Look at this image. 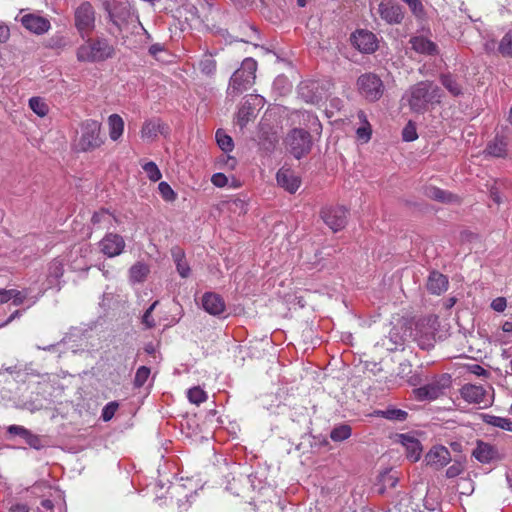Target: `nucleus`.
Wrapping results in <instances>:
<instances>
[{"mask_svg": "<svg viewBox=\"0 0 512 512\" xmlns=\"http://www.w3.org/2000/svg\"><path fill=\"white\" fill-rule=\"evenodd\" d=\"M441 89L430 81H422L410 89L409 105L415 112H423L429 104L440 103Z\"/></svg>", "mask_w": 512, "mask_h": 512, "instance_id": "1", "label": "nucleus"}, {"mask_svg": "<svg viewBox=\"0 0 512 512\" xmlns=\"http://www.w3.org/2000/svg\"><path fill=\"white\" fill-rule=\"evenodd\" d=\"M114 48L106 39L89 37L77 50V59L81 62H101L111 58Z\"/></svg>", "mask_w": 512, "mask_h": 512, "instance_id": "2", "label": "nucleus"}, {"mask_svg": "<svg viewBox=\"0 0 512 512\" xmlns=\"http://www.w3.org/2000/svg\"><path fill=\"white\" fill-rule=\"evenodd\" d=\"M257 62L253 58L243 60L241 67L231 76L228 94L235 97L248 90L255 80Z\"/></svg>", "mask_w": 512, "mask_h": 512, "instance_id": "3", "label": "nucleus"}, {"mask_svg": "<svg viewBox=\"0 0 512 512\" xmlns=\"http://www.w3.org/2000/svg\"><path fill=\"white\" fill-rule=\"evenodd\" d=\"M81 135L78 141L79 149L83 152L93 151L104 144L101 136V123L94 119H87L81 123Z\"/></svg>", "mask_w": 512, "mask_h": 512, "instance_id": "4", "label": "nucleus"}, {"mask_svg": "<svg viewBox=\"0 0 512 512\" xmlns=\"http://www.w3.org/2000/svg\"><path fill=\"white\" fill-rule=\"evenodd\" d=\"M284 143L286 149L296 159H300L311 151L312 137L307 130L294 128L286 135Z\"/></svg>", "mask_w": 512, "mask_h": 512, "instance_id": "5", "label": "nucleus"}, {"mask_svg": "<svg viewBox=\"0 0 512 512\" xmlns=\"http://www.w3.org/2000/svg\"><path fill=\"white\" fill-rule=\"evenodd\" d=\"M452 377L444 373L434 377L428 384L414 390L415 397L420 400H435L451 387Z\"/></svg>", "mask_w": 512, "mask_h": 512, "instance_id": "6", "label": "nucleus"}, {"mask_svg": "<svg viewBox=\"0 0 512 512\" xmlns=\"http://www.w3.org/2000/svg\"><path fill=\"white\" fill-rule=\"evenodd\" d=\"M356 85L360 95L370 102L379 100L384 93V84L374 73L360 75Z\"/></svg>", "mask_w": 512, "mask_h": 512, "instance_id": "7", "label": "nucleus"}, {"mask_svg": "<svg viewBox=\"0 0 512 512\" xmlns=\"http://www.w3.org/2000/svg\"><path fill=\"white\" fill-rule=\"evenodd\" d=\"M330 83L321 80H305L298 86L300 97L307 103L319 104L326 98Z\"/></svg>", "mask_w": 512, "mask_h": 512, "instance_id": "8", "label": "nucleus"}, {"mask_svg": "<svg viewBox=\"0 0 512 512\" xmlns=\"http://www.w3.org/2000/svg\"><path fill=\"white\" fill-rule=\"evenodd\" d=\"M463 400L470 404L488 406L491 402L488 390L482 385L465 384L460 389Z\"/></svg>", "mask_w": 512, "mask_h": 512, "instance_id": "9", "label": "nucleus"}, {"mask_svg": "<svg viewBox=\"0 0 512 512\" xmlns=\"http://www.w3.org/2000/svg\"><path fill=\"white\" fill-rule=\"evenodd\" d=\"M348 211L341 206L338 207H325L321 211L323 221L334 232L343 229L347 223Z\"/></svg>", "mask_w": 512, "mask_h": 512, "instance_id": "10", "label": "nucleus"}, {"mask_svg": "<svg viewBox=\"0 0 512 512\" xmlns=\"http://www.w3.org/2000/svg\"><path fill=\"white\" fill-rule=\"evenodd\" d=\"M168 126L159 117H151L146 119L141 127V138L146 142H154L159 134L166 135Z\"/></svg>", "mask_w": 512, "mask_h": 512, "instance_id": "11", "label": "nucleus"}, {"mask_svg": "<svg viewBox=\"0 0 512 512\" xmlns=\"http://www.w3.org/2000/svg\"><path fill=\"white\" fill-rule=\"evenodd\" d=\"M125 246L124 238L116 233H107L99 242L100 251L109 258L120 255Z\"/></svg>", "mask_w": 512, "mask_h": 512, "instance_id": "12", "label": "nucleus"}, {"mask_svg": "<svg viewBox=\"0 0 512 512\" xmlns=\"http://www.w3.org/2000/svg\"><path fill=\"white\" fill-rule=\"evenodd\" d=\"M75 26L80 31L95 28V11L89 2L82 3L75 11Z\"/></svg>", "mask_w": 512, "mask_h": 512, "instance_id": "13", "label": "nucleus"}, {"mask_svg": "<svg viewBox=\"0 0 512 512\" xmlns=\"http://www.w3.org/2000/svg\"><path fill=\"white\" fill-rule=\"evenodd\" d=\"M277 184L287 192L295 193L301 184L299 176L290 168L282 167L276 174Z\"/></svg>", "mask_w": 512, "mask_h": 512, "instance_id": "14", "label": "nucleus"}, {"mask_svg": "<svg viewBox=\"0 0 512 512\" xmlns=\"http://www.w3.org/2000/svg\"><path fill=\"white\" fill-rule=\"evenodd\" d=\"M201 302L203 309L213 316H221L226 310L224 299L215 292L204 293Z\"/></svg>", "mask_w": 512, "mask_h": 512, "instance_id": "15", "label": "nucleus"}, {"mask_svg": "<svg viewBox=\"0 0 512 512\" xmlns=\"http://www.w3.org/2000/svg\"><path fill=\"white\" fill-rule=\"evenodd\" d=\"M451 460L450 451L444 446H434L425 455V462L434 469H440Z\"/></svg>", "mask_w": 512, "mask_h": 512, "instance_id": "16", "label": "nucleus"}, {"mask_svg": "<svg viewBox=\"0 0 512 512\" xmlns=\"http://www.w3.org/2000/svg\"><path fill=\"white\" fill-rule=\"evenodd\" d=\"M20 21L29 32H48L51 28L50 21L38 13L25 14Z\"/></svg>", "mask_w": 512, "mask_h": 512, "instance_id": "17", "label": "nucleus"}, {"mask_svg": "<svg viewBox=\"0 0 512 512\" xmlns=\"http://www.w3.org/2000/svg\"><path fill=\"white\" fill-rule=\"evenodd\" d=\"M350 40L358 51L370 54L378 48V39L375 34H350Z\"/></svg>", "mask_w": 512, "mask_h": 512, "instance_id": "18", "label": "nucleus"}, {"mask_svg": "<svg viewBox=\"0 0 512 512\" xmlns=\"http://www.w3.org/2000/svg\"><path fill=\"white\" fill-rule=\"evenodd\" d=\"M379 13L388 23H400L403 19L401 7L391 1L381 2L379 5Z\"/></svg>", "mask_w": 512, "mask_h": 512, "instance_id": "19", "label": "nucleus"}, {"mask_svg": "<svg viewBox=\"0 0 512 512\" xmlns=\"http://www.w3.org/2000/svg\"><path fill=\"white\" fill-rule=\"evenodd\" d=\"M448 284V278L444 274L438 271H432L429 274L426 287L430 293L441 295L448 289Z\"/></svg>", "mask_w": 512, "mask_h": 512, "instance_id": "20", "label": "nucleus"}, {"mask_svg": "<svg viewBox=\"0 0 512 512\" xmlns=\"http://www.w3.org/2000/svg\"><path fill=\"white\" fill-rule=\"evenodd\" d=\"M410 43L412 45V48L421 54H427V55H436L438 54V47L437 45L428 39L423 34L414 36Z\"/></svg>", "mask_w": 512, "mask_h": 512, "instance_id": "21", "label": "nucleus"}, {"mask_svg": "<svg viewBox=\"0 0 512 512\" xmlns=\"http://www.w3.org/2000/svg\"><path fill=\"white\" fill-rule=\"evenodd\" d=\"M508 141L504 136L496 135L494 139L488 142L484 153L497 158H505L507 156Z\"/></svg>", "mask_w": 512, "mask_h": 512, "instance_id": "22", "label": "nucleus"}, {"mask_svg": "<svg viewBox=\"0 0 512 512\" xmlns=\"http://www.w3.org/2000/svg\"><path fill=\"white\" fill-rule=\"evenodd\" d=\"M109 138L113 142H118L124 133L125 122L119 114H111L107 118Z\"/></svg>", "mask_w": 512, "mask_h": 512, "instance_id": "23", "label": "nucleus"}, {"mask_svg": "<svg viewBox=\"0 0 512 512\" xmlns=\"http://www.w3.org/2000/svg\"><path fill=\"white\" fill-rule=\"evenodd\" d=\"M401 443L405 448L407 457L412 461L416 462L420 459L422 454V446L418 439L402 434Z\"/></svg>", "mask_w": 512, "mask_h": 512, "instance_id": "24", "label": "nucleus"}, {"mask_svg": "<svg viewBox=\"0 0 512 512\" xmlns=\"http://www.w3.org/2000/svg\"><path fill=\"white\" fill-rule=\"evenodd\" d=\"M109 18L112 21L115 29L120 31L135 29L134 23L136 22V18L129 11H125L123 16L109 11Z\"/></svg>", "mask_w": 512, "mask_h": 512, "instance_id": "25", "label": "nucleus"}, {"mask_svg": "<svg viewBox=\"0 0 512 512\" xmlns=\"http://www.w3.org/2000/svg\"><path fill=\"white\" fill-rule=\"evenodd\" d=\"M473 456L481 463H489L497 456V451L491 444L478 441Z\"/></svg>", "mask_w": 512, "mask_h": 512, "instance_id": "26", "label": "nucleus"}, {"mask_svg": "<svg viewBox=\"0 0 512 512\" xmlns=\"http://www.w3.org/2000/svg\"><path fill=\"white\" fill-rule=\"evenodd\" d=\"M64 273V263L60 259H54L49 263L47 273V287L53 288L59 284L60 278Z\"/></svg>", "mask_w": 512, "mask_h": 512, "instance_id": "27", "label": "nucleus"}, {"mask_svg": "<svg viewBox=\"0 0 512 512\" xmlns=\"http://www.w3.org/2000/svg\"><path fill=\"white\" fill-rule=\"evenodd\" d=\"M372 415L398 422L405 421L408 417V413L405 410L393 406H389L384 410H375Z\"/></svg>", "mask_w": 512, "mask_h": 512, "instance_id": "28", "label": "nucleus"}, {"mask_svg": "<svg viewBox=\"0 0 512 512\" xmlns=\"http://www.w3.org/2000/svg\"><path fill=\"white\" fill-rule=\"evenodd\" d=\"M440 82L452 96L457 97L463 94L462 85L456 76L450 73L442 74L440 76Z\"/></svg>", "mask_w": 512, "mask_h": 512, "instance_id": "29", "label": "nucleus"}, {"mask_svg": "<svg viewBox=\"0 0 512 512\" xmlns=\"http://www.w3.org/2000/svg\"><path fill=\"white\" fill-rule=\"evenodd\" d=\"M149 273V267L145 263L137 262L129 269V280L132 283H142Z\"/></svg>", "mask_w": 512, "mask_h": 512, "instance_id": "30", "label": "nucleus"}, {"mask_svg": "<svg viewBox=\"0 0 512 512\" xmlns=\"http://www.w3.org/2000/svg\"><path fill=\"white\" fill-rule=\"evenodd\" d=\"M255 109L250 103L249 100H247L238 110L236 121L237 124L243 128L246 126V124L250 121L251 118L255 117L254 113Z\"/></svg>", "mask_w": 512, "mask_h": 512, "instance_id": "31", "label": "nucleus"}, {"mask_svg": "<svg viewBox=\"0 0 512 512\" xmlns=\"http://www.w3.org/2000/svg\"><path fill=\"white\" fill-rule=\"evenodd\" d=\"M484 422L493 427H497L512 432V420L495 415H485Z\"/></svg>", "mask_w": 512, "mask_h": 512, "instance_id": "32", "label": "nucleus"}, {"mask_svg": "<svg viewBox=\"0 0 512 512\" xmlns=\"http://www.w3.org/2000/svg\"><path fill=\"white\" fill-rule=\"evenodd\" d=\"M29 107L39 117H45L49 112L47 103L41 97H31L29 99Z\"/></svg>", "mask_w": 512, "mask_h": 512, "instance_id": "33", "label": "nucleus"}, {"mask_svg": "<svg viewBox=\"0 0 512 512\" xmlns=\"http://www.w3.org/2000/svg\"><path fill=\"white\" fill-rule=\"evenodd\" d=\"M352 434V429L349 425L347 424H340L338 426H335L331 433H330V438L334 441V442H341V441H344L346 439H348Z\"/></svg>", "mask_w": 512, "mask_h": 512, "instance_id": "34", "label": "nucleus"}, {"mask_svg": "<svg viewBox=\"0 0 512 512\" xmlns=\"http://www.w3.org/2000/svg\"><path fill=\"white\" fill-rule=\"evenodd\" d=\"M187 398L190 403L199 406L207 400L208 395L200 386H194L187 391Z\"/></svg>", "mask_w": 512, "mask_h": 512, "instance_id": "35", "label": "nucleus"}, {"mask_svg": "<svg viewBox=\"0 0 512 512\" xmlns=\"http://www.w3.org/2000/svg\"><path fill=\"white\" fill-rule=\"evenodd\" d=\"M142 168L150 181L157 182L161 179L162 173L155 162H146L142 165Z\"/></svg>", "mask_w": 512, "mask_h": 512, "instance_id": "36", "label": "nucleus"}, {"mask_svg": "<svg viewBox=\"0 0 512 512\" xmlns=\"http://www.w3.org/2000/svg\"><path fill=\"white\" fill-rule=\"evenodd\" d=\"M216 141L220 149L224 152H230L233 149V140L232 138L224 133L222 130H217L216 132Z\"/></svg>", "mask_w": 512, "mask_h": 512, "instance_id": "37", "label": "nucleus"}, {"mask_svg": "<svg viewBox=\"0 0 512 512\" xmlns=\"http://www.w3.org/2000/svg\"><path fill=\"white\" fill-rule=\"evenodd\" d=\"M427 195L437 201L451 202L453 195L437 187H430L427 190Z\"/></svg>", "mask_w": 512, "mask_h": 512, "instance_id": "38", "label": "nucleus"}, {"mask_svg": "<svg viewBox=\"0 0 512 512\" xmlns=\"http://www.w3.org/2000/svg\"><path fill=\"white\" fill-rule=\"evenodd\" d=\"M500 331H496L491 336V341L500 345L507 344V341L504 339L503 333L512 334V321H505L501 326Z\"/></svg>", "mask_w": 512, "mask_h": 512, "instance_id": "39", "label": "nucleus"}, {"mask_svg": "<svg viewBox=\"0 0 512 512\" xmlns=\"http://www.w3.org/2000/svg\"><path fill=\"white\" fill-rule=\"evenodd\" d=\"M380 482L382 487L379 489V493H384L387 487L393 488L398 482V477L391 471H386L380 475Z\"/></svg>", "mask_w": 512, "mask_h": 512, "instance_id": "40", "label": "nucleus"}, {"mask_svg": "<svg viewBox=\"0 0 512 512\" xmlns=\"http://www.w3.org/2000/svg\"><path fill=\"white\" fill-rule=\"evenodd\" d=\"M303 123L312 131L318 132L321 129V123L316 115L304 111L302 113Z\"/></svg>", "mask_w": 512, "mask_h": 512, "instance_id": "41", "label": "nucleus"}, {"mask_svg": "<svg viewBox=\"0 0 512 512\" xmlns=\"http://www.w3.org/2000/svg\"><path fill=\"white\" fill-rule=\"evenodd\" d=\"M499 53L504 57H512V37L505 34L498 46Z\"/></svg>", "mask_w": 512, "mask_h": 512, "instance_id": "42", "label": "nucleus"}, {"mask_svg": "<svg viewBox=\"0 0 512 512\" xmlns=\"http://www.w3.org/2000/svg\"><path fill=\"white\" fill-rule=\"evenodd\" d=\"M158 190L161 197L167 202H173L177 198L176 193L167 182H160Z\"/></svg>", "mask_w": 512, "mask_h": 512, "instance_id": "43", "label": "nucleus"}, {"mask_svg": "<svg viewBox=\"0 0 512 512\" xmlns=\"http://www.w3.org/2000/svg\"><path fill=\"white\" fill-rule=\"evenodd\" d=\"M150 369L146 366H141L137 369L134 377V386L137 388L142 387L148 380Z\"/></svg>", "mask_w": 512, "mask_h": 512, "instance_id": "44", "label": "nucleus"}, {"mask_svg": "<svg viewBox=\"0 0 512 512\" xmlns=\"http://www.w3.org/2000/svg\"><path fill=\"white\" fill-rule=\"evenodd\" d=\"M118 407H119V404L116 401H111V402L107 403L102 409V413H101L102 420L105 422L110 421L114 417L116 411L118 410Z\"/></svg>", "mask_w": 512, "mask_h": 512, "instance_id": "45", "label": "nucleus"}, {"mask_svg": "<svg viewBox=\"0 0 512 512\" xmlns=\"http://www.w3.org/2000/svg\"><path fill=\"white\" fill-rule=\"evenodd\" d=\"M402 138L404 141L411 142L418 138L416 126L414 123L409 121L407 125L403 128Z\"/></svg>", "mask_w": 512, "mask_h": 512, "instance_id": "46", "label": "nucleus"}, {"mask_svg": "<svg viewBox=\"0 0 512 512\" xmlns=\"http://www.w3.org/2000/svg\"><path fill=\"white\" fill-rule=\"evenodd\" d=\"M200 69L206 75H212L216 70V63L210 55H207L200 62Z\"/></svg>", "mask_w": 512, "mask_h": 512, "instance_id": "47", "label": "nucleus"}, {"mask_svg": "<svg viewBox=\"0 0 512 512\" xmlns=\"http://www.w3.org/2000/svg\"><path fill=\"white\" fill-rule=\"evenodd\" d=\"M158 305V301H154L149 308L145 311L143 317H142V323L145 325L146 328L150 329L155 326V321L152 317V312L155 309V307Z\"/></svg>", "mask_w": 512, "mask_h": 512, "instance_id": "48", "label": "nucleus"}, {"mask_svg": "<svg viewBox=\"0 0 512 512\" xmlns=\"http://www.w3.org/2000/svg\"><path fill=\"white\" fill-rule=\"evenodd\" d=\"M23 439L31 448L39 450L43 447L41 438L38 435L33 434L30 430H28Z\"/></svg>", "mask_w": 512, "mask_h": 512, "instance_id": "49", "label": "nucleus"}, {"mask_svg": "<svg viewBox=\"0 0 512 512\" xmlns=\"http://www.w3.org/2000/svg\"><path fill=\"white\" fill-rule=\"evenodd\" d=\"M91 220L94 225H99L102 223L110 224L111 223V214L108 211L100 210L93 214Z\"/></svg>", "mask_w": 512, "mask_h": 512, "instance_id": "50", "label": "nucleus"}, {"mask_svg": "<svg viewBox=\"0 0 512 512\" xmlns=\"http://www.w3.org/2000/svg\"><path fill=\"white\" fill-rule=\"evenodd\" d=\"M182 18V12L179 11V18H178V22H179V26L177 27V29L180 30V32H186L187 30H192L194 29V21H195V16L193 14H191V19L189 20L187 16H185L184 20H181Z\"/></svg>", "mask_w": 512, "mask_h": 512, "instance_id": "51", "label": "nucleus"}, {"mask_svg": "<svg viewBox=\"0 0 512 512\" xmlns=\"http://www.w3.org/2000/svg\"><path fill=\"white\" fill-rule=\"evenodd\" d=\"M403 2H405L411 12L418 18H421L423 17L424 15V7L422 5V3L419 1V0H402Z\"/></svg>", "mask_w": 512, "mask_h": 512, "instance_id": "52", "label": "nucleus"}, {"mask_svg": "<svg viewBox=\"0 0 512 512\" xmlns=\"http://www.w3.org/2000/svg\"><path fill=\"white\" fill-rule=\"evenodd\" d=\"M10 293H11V300L15 306H19V305L23 304V302L25 301V299L28 296L27 289L22 290V291L10 289Z\"/></svg>", "mask_w": 512, "mask_h": 512, "instance_id": "53", "label": "nucleus"}, {"mask_svg": "<svg viewBox=\"0 0 512 512\" xmlns=\"http://www.w3.org/2000/svg\"><path fill=\"white\" fill-rule=\"evenodd\" d=\"M372 134V128L371 126H360L356 130V135L359 140H361L363 143H367Z\"/></svg>", "mask_w": 512, "mask_h": 512, "instance_id": "54", "label": "nucleus"}, {"mask_svg": "<svg viewBox=\"0 0 512 512\" xmlns=\"http://www.w3.org/2000/svg\"><path fill=\"white\" fill-rule=\"evenodd\" d=\"M149 52L151 55H153L158 61H162V62H168L169 60L163 58L161 56L162 53H165V49H164V46L159 44V43H156V44H153L150 49H149Z\"/></svg>", "mask_w": 512, "mask_h": 512, "instance_id": "55", "label": "nucleus"}, {"mask_svg": "<svg viewBox=\"0 0 512 512\" xmlns=\"http://www.w3.org/2000/svg\"><path fill=\"white\" fill-rule=\"evenodd\" d=\"M467 369L471 374H474L478 377L487 378L489 376V372L479 364L468 365Z\"/></svg>", "mask_w": 512, "mask_h": 512, "instance_id": "56", "label": "nucleus"}, {"mask_svg": "<svg viewBox=\"0 0 512 512\" xmlns=\"http://www.w3.org/2000/svg\"><path fill=\"white\" fill-rule=\"evenodd\" d=\"M463 471V466L459 462H455L452 465H450L446 470V476L448 478H455L459 476Z\"/></svg>", "mask_w": 512, "mask_h": 512, "instance_id": "57", "label": "nucleus"}, {"mask_svg": "<svg viewBox=\"0 0 512 512\" xmlns=\"http://www.w3.org/2000/svg\"><path fill=\"white\" fill-rule=\"evenodd\" d=\"M211 182L214 186L222 188L227 185L228 178L223 173H215L211 177Z\"/></svg>", "mask_w": 512, "mask_h": 512, "instance_id": "58", "label": "nucleus"}, {"mask_svg": "<svg viewBox=\"0 0 512 512\" xmlns=\"http://www.w3.org/2000/svg\"><path fill=\"white\" fill-rule=\"evenodd\" d=\"M175 265H176L177 272L179 273V275L182 278H187L190 276L191 269L186 260L178 262Z\"/></svg>", "mask_w": 512, "mask_h": 512, "instance_id": "59", "label": "nucleus"}, {"mask_svg": "<svg viewBox=\"0 0 512 512\" xmlns=\"http://www.w3.org/2000/svg\"><path fill=\"white\" fill-rule=\"evenodd\" d=\"M507 306L506 299L504 297H498L491 303V308L496 312H503Z\"/></svg>", "mask_w": 512, "mask_h": 512, "instance_id": "60", "label": "nucleus"}, {"mask_svg": "<svg viewBox=\"0 0 512 512\" xmlns=\"http://www.w3.org/2000/svg\"><path fill=\"white\" fill-rule=\"evenodd\" d=\"M171 256L175 264L186 260L184 250L178 246H175L171 249Z\"/></svg>", "mask_w": 512, "mask_h": 512, "instance_id": "61", "label": "nucleus"}, {"mask_svg": "<svg viewBox=\"0 0 512 512\" xmlns=\"http://www.w3.org/2000/svg\"><path fill=\"white\" fill-rule=\"evenodd\" d=\"M7 431L11 435H18L23 438L27 434L28 429L20 425H10Z\"/></svg>", "mask_w": 512, "mask_h": 512, "instance_id": "62", "label": "nucleus"}, {"mask_svg": "<svg viewBox=\"0 0 512 512\" xmlns=\"http://www.w3.org/2000/svg\"><path fill=\"white\" fill-rule=\"evenodd\" d=\"M490 197L491 199L496 203V204H500L502 202L501 200V196H500V192L498 190L497 187L493 186L491 189H490Z\"/></svg>", "mask_w": 512, "mask_h": 512, "instance_id": "63", "label": "nucleus"}, {"mask_svg": "<svg viewBox=\"0 0 512 512\" xmlns=\"http://www.w3.org/2000/svg\"><path fill=\"white\" fill-rule=\"evenodd\" d=\"M9 512H29V509L24 504H17L10 508Z\"/></svg>", "mask_w": 512, "mask_h": 512, "instance_id": "64", "label": "nucleus"}]
</instances>
